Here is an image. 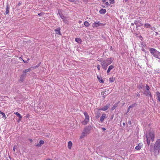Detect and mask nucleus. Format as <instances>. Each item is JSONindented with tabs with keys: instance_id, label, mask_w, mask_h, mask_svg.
I'll return each instance as SVG.
<instances>
[{
	"instance_id": "nucleus-1",
	"label": "nucleus",
	"mask_w": 160,
	"mask_h": 160,
	"mask_svg": "<svg viewBox=\"0 0 160 160\" xmlns=\"http://www.w3.org/2000/svg\"><path fill=\"white\" fill-rule=\"evenodd\" d=\"M154 154L155 156L158 155L160 150V141H156L154 147Z\"/></svg>"
},
{
	"instance_id": "nucleus-2",
	"label": "nucleus",
	"mask_w": 160,
	"mask_h": 160,
	"mask_svg": "<svg viewBox=\"0 0 160 160\" xmlns=\"http://www.w3.org/2000/svg\"><path fill=\"white\" fill-rule=\"evenodd\" d=\"M112 62L111 58H108L106 60L103 61L101 63L102 68L106 70L107 66Z\"/></svg>"
},
{
	"instance_id": "nucleus-3",
	"label": "nucleus",
	"mask_w": 160,
	"mask_h": 160,
	"mask_svg": "<svg viewBox=\"0 0 160 160\" xmlns=\"http://www.w3.org/2000/svg\"><path fill=\"white\" fill-rule=\"evenodd\" d=\"M151 53L155 58L160 59V52L153 48L149 49Z\"/></svg>"
},
{
	"instance_id": "nucleus-4",
	"label": "nucleus",
	"mask_w": 160,
	"mask_h": 160,
	"mask_svg": "<svg viewBox=\"0 0 160 160\" xmlns=\"http://www.w3.org/2000/svg\"><path fill=\"white\" fill-rule=\"evenodd\" d=\"M147 140H153L155 138L154 132L152 130H149L146 134Z\"/></svg>"
},
{
	"instance_id": "nucleus-5",
	"label": "nucleus",
	"mask_w": 160,
	"mask_h": 160,
	"mask_svg": "<svg viewBox=\"0 0 160 160\" xmlns=\"http://www.w3.org/2000/svg\"><path fill=\"white\" fill-rule=\"evenodd\" d=\"M84 114L85 118L84 120L82 122V123L83 124L85 125L87 124V123L89 121V116L88 113L86 112H85Z\"/></svg>"
},
{
	"instance_id": "nucleus-6",
	"label": "nucleus",
	"mask_w": 160,
	"mask_h": 160,
	"mask_svg": "<svg viewBox=\"0 0 160 160\" xmlns=\"http://www.w3.org/2000/svg\"><path fill=\"white\" fill-rule=\"evenodd\" d=\"M92 129V127L91 126H88L86 127L84 129V132L86 134H88L90 133V131Z\"/></svg>"
},
{
	"instance_id": "nucleus-7",
	"label": "nucleus",
	"mask_w": 160,
	"mask_h": 160,
	"mask_svg": "<svg viewBox=\"0 0 160 160\" xmlns=\"http://www.w3.org/2000/svg\"><path fill=\"white\" fill-rule=\"evenodd\" d=\"M26 74L23 73L22 74L21 76V77L19 79V80L20 81L22 82L23 81V80H24L25 78L26 77Z\"/></svg>"
},
{
	"instance_id": "nucleus-8",
	"label": "nucleus",
	"mask_w": 160,
	"mask_h": 160,
	"mask_svg": "<svg viewBox=\"0 0 160 160\" xmlns=\"http://www.w3.org/2000/svg\"><path fill=\"white\" fill-rule=\"evenodd\" d=\"M110 104H106L105 106L104 107L101 109L100 110H101L103 111L106 110L108 108Z\"/></svg>"
},
{
	"instance_id": "nucleus-9",
	"label": "nucleus",
	"mask_w": 160,
	"mask_h": 160,
	"mask_svg": "<svg viewBox=\"0 0 160 160\" xmlns=\"http://www.w3.org/2000/svg\"><path fill=\"white\" fill-rule=\"evenodd\" d=\"M44 143V141H40L38 144H35V146L36 147H39L41 146Z\"/></svg>"
},
{
	"instance_id": "nucleus-10",
	"label": "nucleus",
	"mask_w": 160,
	"mask_h": 160,
	"mask_svg": "<svg viewBox=\"0 0 160 160\" xmlns=\"http://www.w3.org/2000/svg\"><path fill=\"white\" fill-rule=\"evenodd\" d=\"M106 118V114L103 113L100 118V120L101 122H102L104 121V119Z\"/></svg>"
},
{
	"instance_id": "nucleus-11",
	"label": "nucleus",
	"mask_w": 160,
	"mask_h": 160,
	"mask_svg": "<svg viewBox=\"0 0 160 160\" xmlns=\"http://www.w3.org/2000/svg\"><path fill=\"white\" fill-rule=\"evenodd\" d=\"M32 70V68H30L28 69H26L23 70V73L26 74V73L31 71Z\"/></svg>"
},
{
	"instance_id": "nucleus-12",
	"label": "nucleus",
	"mask_w": 160,
	"mask_h": 160,
	"mask_svg": "<svg viewBox=\"0 0 160 160\" xmlns=\"http://www.w3.org/2000/svg\"><path fill=\"white\" fill-rule=\"evenodd\" d=\"M60 28H58L57 29H55L54 31L56 32V33L58 34L61 35V33L60 32Z\"/></svg>"
},
{
	"instance_id": "nucleus-13",
	"label": "nucleus",
	"mask_w": 160,
	"mask_h": 160,
	"mask_svg": "<svg viewBox=\"0 0 160 160\" xmlns=\"http://www.w3.org/2000/svg\"><path fill=\"white\" fill-rule=\"evenodd\" d=\"M114 67L113 65H111L109 66L107 71V72L108 73L110 71L114 68Z\"/></svg>"
},
{
	"instance_id": "nucleus-14",
	"label": "nucleus",
	"mask_w": 160,
	"mask_h": 160,
	"mask_svg": "<svg viewBox=\"0 0 160 160\" xmlns=\"http://www.w3.org/2000/svg\"><path fill=\"white\" fill-rule=\"evenodd\" d=\"M97 78L98 80L99 81V82L101 83H104V81L102 79V77L100 76H97Z\"/></svg>"
},
{
	"instance_id": "nucleus-15",
	"label": "nucleus",
	"mask_w": 160,
	"mask_h": 160,
	"mask_svg": "<svg viewBox=\"0 0 160 160\" xmlns=\"http://www.w3.org/2000/svg\"><path fill=\"white\" fill-rule=\"evenodd\" d=\"M100 24V23L99 22H95L93 24V27H97L99 26Z\"/></svg>"
},
{
	"instance_id": "nucleus-16",
	"label": "nucleus",
	"mask_w": 160,
	"mask_h": 160,
	"mask_svg": "<svg viewBox=\"0 0 160 160\" xmlns=\"http://www.w3.org/2000/svg\"><path fill=\"white\" fill-rule=\"evenodd\" d=\"M99 12L101 14H103L105 13L106 12V10L104 9H101L99 11Z\"/></svg>"
},
{
	"instance_id": "nucleus-17",
	"label": "nucleus",
	"mask_w": 160,
	"mask_h": 160,
	"mask_svg": "<svg viewBox=\"0 0 160 160\" xmlns=\"http://www.w3.org/2000/svg\"><path fill=\"white\" fill-rule=\"evenodd\" d=\"M144 94H145L146 95H149L150 96V97H151L152 96L151 95V93L149 91V90H146L145 91V92L144 93Z\"/></svg>"
},
{
	"instance_id": "nucleus-18",
	"label": "nucleus",
	"mask_w": 160,
	"mask_h": 160,
	"mask_svg": "<svg viewBox=\"0 0 160 160\" xmlns=\"http://www.w3.org/2000/svg\"><path fill=\"white\" fill-rule=\"evenodd\" d=\"M15 114L17 116L19 117V121H20L22 118V117L21 115L18 112H16Z\"/></svg>"
},
{
	"instance_id": "nucleus-19",
	"label": "nucleus",
	"mask_w": 160,
	"mask_h": 160,
	"mask_svg": "<svg viewBox=\"0 0 160 160\" xmlns=\"http://www.w3.org/2000/svg\"><path fill=\"white\" fill-rule=\"evenodd\" d=\"M9 7L8 5H7L6 10V14H8L9 13Z\"/></svg>"
},
{
	"instance_id": "nucleus-20",
	"label": "nucleus",
	"mask_w": 160,
	"mask_h": 160,
	"mask_svg": "<svg viewBox=\"0 0 160 160\" xmlns=\"http://www.w3.org/2000/svg\"><path fill=\"white\" fill-rule=\"evenodd\" d=\"M87 134H86L84 132H83L82 134L80 136V138L82 139V138L84 137H85L87 135Z\"/></svg>"
},
{
	"instance_id": "nucleus-21",
	"label": "nucleus",
	"mask_w": 160,
	"mask_h": 160,
	"mask_svg": "<svg viewBox=\"0 0 160 160\" xmlns=\"http://www.w3.org/2000/svg\"><path fill=\"white\" fill-rule=\"evenodd\" d=\"M157 96L158 100L160 102V93L159 92H157Z\"/></svg>"
},
{
	"instance_id": "nucleus-22",
	"label": "nucleus",
	"mask_w": 160,
	"mask_h": 160,
	"mask_svg": "<svg viewBox=\"0 0 160 160\" xmlns=\"http://www.w3.org/2000/svg\"><path fill=\"white\" fill-rule=\"evenodd\" d=\"M118 106V103L115 104L113 106L111 110H114Z\"/></svg>"
},
{
	"instance_id": "nucleus-23",
	"label": "nucleus",
	"mask_w": 160,
	"mask_h": 160,
	"mask_svg": "<svg viewBox=\"0 0 160 160\" xmlns=\"http://www.w3.org/2000/svg\"><path fill=\"white\" fill-rule=\"evenodd\" d=\"M75 41L76 42L79 43L81 42V40L79 38H75Z\"/></svg>"
},
{
	"instance_id": "nucleus-24",
	"label": "nucleus",
	"mask_w": 160,
	"mask_h": 160,
	"mask_svg": "<svg viewBox=\"0 0 160 160\" xmlns=\"http://www.w3.org/2000/svg\"><path fill=\"white\" fill-rule=\"evenodd\" d=\"M100 113L99 112H97L96 114V118H98L100 117Z\"/></svg>"
},
{
	"instance_id": "nucleus-25",
	"label": "nucleus",
	"mask_w": 160,
	"mask_h": 160,
	"mask_svg": "<svg viewBox=\"0 0 160 160\" xmlns=\"http://www.w3.org/2000/svg\"><path fill=\"white\" fill-rule=\"evenodd\" d=\"M84 25L86 26V27H88L89 25V23L87 22V21H85L84 22Z\"/></svg>"
},
{
	"instance_id": "nucleus-26",
	"label": "nucleus",
	"mask_w": 160,
	"mask_h": 160,
	"mask_svg": "<svg viewBox=\"0 0 160 160\" xmlns=\"http://www.w3.org/2000/svg\"><path fill=\"white\" fill-rule=\"evenodd\" d=\"M58 14L59 15L60 17L62 19H64L63 18L64 17V16L62 14L60 13L59 12H58ZM64 21V20H63Z\"/></svg>"
},
{
	"instance_id": "nucleus-27",
	"label": "nucleus",
	"mask_w": 160,
	"mask_h": 160,
	"mask_svg": "<svg viewBox=\"0 0 160 160\" xmlns=\"http://www.w3.org/2000/svg\"><path fill=\"white\" fill-rule=\"evenodd\" d=\"M0 113L2 115V117L6 118V115L4 113L2 112L0 110Z\"/></svg>"
},
{
	"instance_id": "nucleus-28",
	"label": "nucleus",
	"mask_w": 160,
	"mask_h": 160,
	"mask_svg": "<svg viewBox=\"0 0 160 160\" xmlns=\"http://www.w3.org/2000/svg\"><path fill=\"white\" fill-rule=\"evenodd\" d=\"M144 26L145 27H146L147 28H148V27L150 28V27H151V25L148 23H146L145 24Z\"/></svg>"
},
{
	"instance_id": "nucleus-29",
	"label": "nucleus",
	"mask_w": 160,
	"mask_h": 160,
	"mask_svg": "<svg viewBox=\"0 0 160 160\" xmlns=\"http://www.w3.org/2000/svg\"><path fill=\"white\" fill-rule=\"evenodd\" d=\"M114 80V78H109V81L111 82H113Z\"/></svg>"
},
{
	"instance_id": "nucleus-30",
	"label": "nucleus",
	"mask_w": 160,
	"mask_h": 160,
	"mask_svg": "<svg viewBox=\"0 0 160 160\" xmlns=\"http://www.w3.org/2000/svg\"><path fill=\"white\" fill-rule=\"evenodd\" d=\"M141 148L138 145L136 146L135 148V149L136 150H140L141 149Z\"/></svg>"
},
{
	"instance_id": "nucleus-31",
	"label": "nucleus",
	"mask_w": 160,
	"mask_h": 160,
	"mask_svg": "<svg viewBox=\"0 0 160 160\" xmlns=\"http://www.w3.org/2000/svg\"><path fill=\"white\" fill-rule=\"evenodd\" d=\"M132 107V108L134 107L137 105V104L136 103H135L131 105Z\"/></svg>"
},
{
	"instance_id": "nucleus-32",
	"label": "nucleus",
	"mask_w": 160,
	"mask_h": 160,
	"mask_svg": "<svg viewBox=\"0 0 160 160\" xmlns=\"http://www.w3.org/2000/svg\"><path fill=\"white\" fill-rule=\"evenodd\" d=\"M146 88L147 90H149V88L148 85H147L146 86Z\"/></svg>"
},
{
	"instance_id": "nucleus-33",
	"label": "nucleus",
	"mask_w": 160,
	"mask_h": 160,
	"mask_svg": "<svg viewBox=\"0 0 160 160\" xmlns=\"http://www.w3.org/2000/svg\"><path fill=\"white\" fill-rule=\"evenodd\" d=\"M97 68H98V70H100V65H98V66H97Z\"/></svg>"
},
{
	"instance_id": "nucleus-34",
	"label": "nucleus",
	"mask_w": 160,
	"mask_h": 160,
	"mask_svg": "<svg viewBox=\"0 0 160 160\" xmlns=\"http://www.w3.org/2000/svg\"><path fill=\"white\" fill-rule=\"evenodd\" d=\"M39 65H36V66H34V67H32V68H37L38 67H39Z\"/></svg>"
},
{
	"instance_id": "nucleus-35",
	"label": "nucleus",
	"mask_w": 160,
	"mask_h": 160,
	"mask_svg": "<svg viewBox=\"0 0 160 160\" xmlns=\"http://www.w3.org/2000/svg\"><path fill=\"white\" fill-rule=\"evenodd\" d=\"M16 147H17V146H15L13 147V151L14 152H15V149L16 148Z\"/></svg>"
},
{
	"instance_id": "nucleus-36",
	"label": "nucleus",
	"mask_w": 160,
	"mask_h": 160,
	"mask_svg": "<svg viewBox=\"0 0 160 160\" xmlns=\"http://www.w3.org/2000/svg\"><path fill=\"white\" fill-rule=\"evenodd\" d=\"M146 141L147 142V143L148 144V145H149L150 144V141Z\"/></svg>"
},
{
	"instance_id": "nucleus-37",
	"label": "nucleus",
	"mask_w": 160,
	"mask_h": 160,
	"mask_svg": "<svg viewBox=\"0 0 160 160\" xmlns=\"http://www.w3.org/2000/svg\"><path fill=\"white\" fill-rule=\"evenodd\" d=\"M68 148L69 149H70V141L68 142Z\"/></svg>"
},
{
	"instance_id": "nucleus-38",
	"label": "nucleus",
	"mask_w": 160,
	"mask_h": 160,
	"mask_svg": "<svg viewBox=\"0 0 160 160\" xmlns=\"http://www.w3.org/2000/svg\"><path fill=\"white\" fill-rule=\"evenodd\" d=\"M105 4L108 6H109L110 5V4L108 3V2H107L105 3Z\"/></svg>"
},
{
	"instance_id": "nucleus-39",
	"label": "nucleus",
	"mask_w": 160,
	"mask_h": 160,
	"mask_svg": "<svg viewBox=\"0 0 160 160\" xmlns=\"http://www.w3.org/2000/svg\"><path fill=\"white\" fill-rule=\"evenodd\" d=\"M114 0H109L110 2L112 3L114 2Z\"/></svg>"
},
{
	"instance_id": "nucleus-40",
	"label": "nucleus",
	"mask_w": 160,
	"mask_h": 160,
	"mask_svg": "<svg viewBox=\"0 0 160 160\" xmlns=\"http://www.w3.org/2000/svg\"><path fill=\"white\" fill-rule=\"evenodd\" d=\"M141 148L142 146V144L141 143H139L138 145Z\"/></svg>"
},
{
	"instance_id": "nucleus-41",
	"label": "nucleus",
	"mask_w": 160,
	"mask_h": 160,
	"mask_svg": "<svg viewBox=\"0 0 160 160\" xmlns=\"http://www.w3.org/2000/svg\"><path fill=\"white\" fill-rule=\"evenodd\" d=\"M106 91H103V92H102V94H103V95L104 94H106Z\"/></svg>"
},
{
	"instance_id": "nucleus-42",
	"label": "nucleus",
	"mask_w": 160,
	"mask_h": 160,
	"mask_svg": "<svg viewBox=\"0 0 160 160\" xmlns=\"http://www.w3.org/2000/svg\"><path fill=\"white\" fill-rule=\"evenodd\" d=\"M151 29L153 31H154L155 30V28L154 27H152L151 28Z\"/></svg>"
},
{
	"instance_id": "nucleus-43",
	"label": "nucleus",
	"mask_w": 160,
	"mask_h": 160,
	"mask_svg": "<svg viewBox=\"0 0 160 160\" xmlns=\"http://www.w3.org/2000/svg\"><path fill=\"white\" fill-rule=\"evenodd\" d=\"M23 62H24V63H27V61H25L23 60H22Z\"/></svg>"
},
{
	"instance_id": "nucleus-44",
	"label": "nucleus",
	"mask_w": 160,
	"mask_h": 160,
	"mask_svg": "<svg viewBox=\"0 0 160 160\" xmlns=\"http://www.w3.org/2000/svg\"><path fill=\"white\" fill-rule=\"evenodd\" d=\"M130 108H128V109L127 110V113H128V112H129V111L130 110Z\"/></svg>"
},
{
	"instance_id": "nucleus-45",
	"label": "nucleus",
	"mask_w": 160,
	"mask_h": 160,
	"mask_svg": "<svg viewBox=\"0 0 160 160\" xmlns=\"http://www.w3.org/2000/svg\"><path fill=\"white\" fill-rule=\"evenodd\" d=\"M102 129L103 131H105V130H106V128H102Z\"/></svg>"
},
{
	"instance_id": "nucleus-46",
	"label": "nucleus",
	"mask_w": 160,
	"mask_h": 160,
	"mask_svg": "<svg viewBox=\"0 0 160 160\" xmlns=\"http://www.w3.org/2000/svg\"><path fill=\"white\" fill-rule=\"evenodd\" d=\"M128 123H129V124H131V121H129L128 122Z\"/></svg>"
},
{
	"instance_id": "nucleus-47",
	"label": "nucleus",
	"mask_w": 160,
	"mask_h": 160,
	"mask_svg": "<svg viewBox=\"0 0 160 160\" xmlns=\"http://www.w3.org/2000/svg\"><path fill=\"white\" fill-rule=\"evenodd\" d=\"M84 2H87L88 0H83Z\"/></svg>"
},
{
	"instance_id": "nucleus-48",
	"label": "nucleus",
	"mask_w": 160,
	"mask_h": 160,
	"mask_svg": "<svg viewBox=\"0 0 160 160\" xmlns=\"http://www.w3.org/2000/svg\"><path fill=\"white\" fill-rule=\"evenodd\" d=\"M128 108H132L131 105L129 107H128Z\"/></svg>"
},
{
	"instance_id": "nucleus-49",
	"label": "nucleus",
	"mask_w": 160,
	"mask_h": 160,
	"mask_svg": "<svg viewBox=\"0 0 160 160\" xmlns=\"http://www.w3.org/2000/svg\"><path fill=\"white\" fill-rule=\"evenodd\" d=\"M29 58H28V59H27V63H28V61H29Z\"/></svg>"
},
{
	"instance_id": "nucleus-50",
	"label": "nucleus",
	"mask_w": 160,
	"mask_h": 160,
	"mask_svg": "<svg viewBox=\"0 0 160 160\" xmlns=\"http://www.w3.org/2000/svg\"><path fill=\"white\" fill-rule=\"evenodd\" d=\"M72 142L71 141V147L72 146Z\"/></svg>"
},
{
	"instance_id": "nucleus-51",
	"label": "nucleus",
	"mask_w": 160,
	"mask_h": 160,
	"mask_svg": "<svg viewBox=\"0 0 160 160\" xmlns=\"http://www.w3.org/2000/svg\"><path fill=\"white\" fill-rule=\"evenodd\" d=\"M142 50L143 51H145V50H144V49L143 48H142Z\"/></svg>"
},
{
	"instance_id": "nucleus-52",
	"label": "nucleus",
	"mask_w": 160,
	"mask_h": 160,
	"mask_svg": "<svg viewBox=\"0 0 160 160\" xmlns=\"http://www.w3.org/2000/svg\"><path fill=\"white\" fill-rule=\"evenodd\" d=\"M81 22H81V21H79V23H81Z\"/></svg>"
},
{
	"instance_id": "nucleus-53",
	"label": "nucleus",
	"mask_w": 160,
	"mask_h": 160,
	"mask_svg": "<svg viewBox=\"0 0 160 160\" xmlns=\"http://www.w3.org/2000/svg\"><path fill=\"white\" fill-rule=\"evenodd\" d=\"M102 1L103 2H105L106 1V0H102Z\"/></svg>"
},
{
	"instance_id": "nucleus-54",
	"label": "nucleus",
	"mask_w": 160,
	"mask_h": 160,
	"mask_svg": "<svg viewBox=\"0 0 160 160\" xmlns=\"http://www.w3.org/2000/svg\"><path fill=\"white\" fill-rule=\"evenodd\" d=\"M46 160H52L51 159H47Z\"/></svg>"
},
{
	"instance_id": "nucleus-55",
	"label": "nucleus",
	"mask_w": 160,
	"mask_h": 160,
	"mask_svg": "<svg viewBox=\"0 0 160 160\" xmlns=\"http://www.w3.org/2000/svg\"><path fill=\"white\" fill-rule=\"evenodd\" d=\"M70 2H74V1H72V0H71V1H70Z\"/></svg>"
},
{
	"instance_id": "nucleus-56",
	"label": "nucleus",
	"mask_w": 160,
	"mask_h": 160,
	"mask_svg": "<svg viewBox=\"0 0 160 160\" xmlns=\"http://www.w3.org/2000/svg\"><path fill=\"white\" fill-rule=\"evenodd\" d=\"M102 7L103 8H105V7L104 6H103V5H102Z\"/></svg>"
},
{
	"instance_id": "nucleus-57",
	"label": "nucleus",
	"mask_w": 160,
	"mask_h": 160,
	"mask_svg": "<svg viewBox=\"0 0 160 160\" xmlns=\"http://www.w3.org/2000/svg\"><path fill=\"white\" fill-rule=\"evenodd\" d=\"M123 125H125V123L123 122Z\"/></svg>"
},
{
	"instance_id": "nucleus-58",
	"label": "nucleus",
	"mask_w": 160,
	"mask_h": 160,
	"mask_svg": "<svg viewBox=\"0 0 160 160\" xmlns=\"http://www.w3.org/2000/svg\"><path fill=\"white\" fill-rule=\"evenodd\" d=\"M125 2H126L128 0H124Z\"/></svg>"
},
{
	"instance_id": "nucleus-59",
	"label": "nucleus",
	"mask_w": 160,
	"mask_h": 160,
	"mask_svg": "<svg viewBox=\"0 0 160 160\" xmlns=\"http://www.w3.org/2000/svg\"><path fill=\"white\" fill-rule=\"evenodd\" d=\"M40 14H41V13H38V15H39V16H40Z\"/></svg>"
},
{
	"instance_id": "nucleus-60",
	"label": "nucleus",
	"mask_w": 160,
	"mask_h": 160,
	"mask_svg": "<svg viewBox=\"0 0 160 160\" xmlns=\"http://www.w3.org/2000/svg\"><path fill=\"white\" fill-rule=\"evenodd\" d=\"M156 35L157 34H158V32H156Z\"/></svg>"
},
{
	"instance_id": "nucleus-61",
	"label": "nucleus",
	"mask_w": 160,
	"mask_h": 160,
	"mask_svg": "<svg viewBox=\"0 0 160 160\" xmlns=\"http://www.w3.org/2000/svg\"><path fill=\"white\" fill-rule=\"evenodd\" d=\"M137 96H139V94H138V95H137Z\"/></svg>"
},
{
	"instance_id": "nucleus-62",
	"label": "nucleus",
	"mask_w": 160,
	"mask_h": 160,
	"mask_svg": "<svg viewBox=\"0 0 160 160\" xmlns=\"http://www.w3.org/2000/svg\"><path fill=\"white\" fill-rule=\"evenodd\" d=\"M132 25H133V23H132Z\"/></svg>"
},
{
	"instance_id": "nucleus-63",
	"label": "nucleus",
	"mask_w": 160,
	"mask_h": 160,
	"mask_svg": "<svg viewBox=\"0 0 160 160\" xmlns=\"http://www.w3.org/2000/svg\"><path fill=\"white\" fill-rule=\"evenodd\" d=\"M158 140H160V139H159Z\"/></svg>"
},
{
	"instance_id": "nucleus-64",
	"label": "nucleus",
	"mask_w": 160,
	"mask_h": 160,
	"mask_svg": "<svg viewBox=\"0 0 160 160\" xmlns=\"http://www.w3.org/2000/svg\"><path fill=\"white\" fill-rule=\"evenodd\" d=\"M29 140H32L31 139H29Z\"/></svg>"
}]
</instances>
